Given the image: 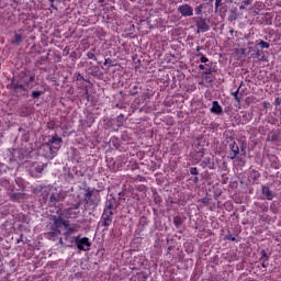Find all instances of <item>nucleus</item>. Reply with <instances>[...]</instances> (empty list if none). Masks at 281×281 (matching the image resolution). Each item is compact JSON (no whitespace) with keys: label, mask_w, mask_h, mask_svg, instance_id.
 I'll return each instance as SVG.
<instances>
[{"label":"nucleus","mask_w":281,"mask_h":281,"mask_svg":"<svg viewBox=\"0 0 281 281\" xmlns=\"http://www.w3.org/2000/svg\"><path fill=\"white\" fill-rule=\"evenodd\" d=\"M262 106L263 109H269V106H271V103L269 101H263Z\"/></svg>","instance_id":"79ce46f5"},{"label":"nucleus","mask_w":281,"mask_h":281,"mask_svg":"<svg viewBox=\"0 0 281 281\" xmlns=\"http://www.w3.org/2000/svg\"><path fill=\"white\" fill-rule=\"evenodd\" d=\"M245 148H246L245 145H241L240 146V153H244V155H247V151H245Z\"/></svg>","instance_id":"3c124183"},{"label":"nucleus","mask_w":281,"mask_h":281,"mask_svg":"<svg viewBox=\"0 0 281 281\" xmlns=\"http://www.w3.org/2000/svg\"><path fill=\"white\" fill-rule=\"evenodd\" d=\"M261 261H262L261 267H262L263 269H267V267H269V260L262 259Z\"/></svg>","instance_id":"58836bf2"},{"label":"nucleus","mask_w":281,"mask_h":281,"mask_svg":"<svg viewBox=\"0 0 281 281\" xmlns=\"http://www.w3.org/2000/svg\"><path fill=\"white\" fill-rule=\"evenodd\" d=\"M43 93H45L43 90H35L31 93V98H33V100H38Z\"/></svg>","instance_id":"412c9836"},{"label":"nucleus","mask_w":281,"mask_h":281,"mask_svg":"<svg viewBox=\"0 0 281 281\" xmlns=\"http://www.w3.org/2000/svg\"><path fill=\"white\" fill-rule=\"evenodd\" d=\"M194 12L198 16L203 14V4L195 7Z\"/></svg>","instance_id":"c756f323"},{"label":"nucleus","mask_w":281,"mask_h":281,"mask_svg":"<svg viewBox=\"0 0 281 281\" xmlns=\"http://www.w3.org/2000/svg\"><path fill=\"white\" fill-rule=\"evenodd\" d=\"M63 215L59 216H53V225L50 226L53 229H60L63 226Z\"/></svg>","instance_id":"2eb2a0df"},{"label":"nucleus","mask_w":281,"mask_h":281,"mask_svg":"<svg viewBox=\"0 0 281 281\" xmlns=\"http://www.w3.org/2000/svg\"><path fill=\"white\" fill-rule=\"evenodd\" d=\"M111 223H113V204L110 203L108 207L104 209L101 217V227H104L103 232H109Z\"/></svg>","instance_id":"7ed1b4c3"},{"label":"nucleus","mask_w":281,"mask_h":281,"mask_svg":"<svg viewBox=\"0 0 281 281\" xmlns=\"http://www.w3.org/2000/svg\"><path fill=\"white\" fill-rule=\"evenodd\" d=\"M251 172L254 181H258V179H260V172L256 171V169H254Z\"/></svg>","instance_id":"7c9ffc66"},{"label":"nucleus","mask_w":281,"mask_h":281,"mask_svg":"<svg viewBox=\"0 0 281 281\" xmlns=\"http://www.w3.org/2000/svg\"><path fill=\"white\" fill-rule=\"evenodd\" d=\"M240 87H243V81H241L240 86L238 87V89L235 92H232V95L234 97L236 102H240V100H243V92H240Z\"/></svg>","instance_id":"a211bd4d"},{"label":"nucleus","mask_w":281,"mask_h":281,"mask_svg":"<svg viewBox=\"0 0 281 281\" xmlns=\"http://www.w3.org/2000/svg\"><path fill=\"white\" fill-rule=\"evenodd\" d=\"M205 155V151L204 149H200L198 151H195L193 155H192V158L194 159V161H196V164H199V161H201V159H203Z\"/></svg>","instance_id":"f3484780"},{"label":"nucleus","mask_w":281,"mask_h":281,"mask_svg":"<svg viewBox=\"0 0 281 281\" xmlns=\"http://www.w3.org/2000/svg\"><path fill=\"white\" fill-rule=\"evenodd\" d=\"M210 111L214 115H221V113H223V106H221V103H218V101H213Z\"/></svg>","instance_id":"f8f14e48"},{"label":"nucleus","mask_w":281,"mask_h":281,"mask_svg":"<svg viewBox=\"0 0 281 281\" xmlns=\"http://www.w3.org/2000/svg\"><path fill=\"white\" fill-rule=\"evenodd\" d=\"M263 54H265V53H263L262 50L258 49V50H256L255 56H256L257 58H260V56H262Z\"/></svg>","instance_id":"a19ab883"},{"label":"nucleus","mask_w":281,"mask_h":281,"mask_svg":"<svg viewBox=\"0 0 281 281\" xmlns=\"http://www.w3.org/2000/svg\"><path fill=\"white\" fill-rule=\"evenodd\" d=\"M281 104V99L280 98H276L274 99V106H280Z\"/></svg>","instance_id":"c03bdc74"},{"label":"nucleus","mask_w":281,"mask_h":281,"mask_svg":"<svg viewBox=\"0 0 281 281\" xmlns=\"http://www.w3.org/2000/svg\"><path fill=\"white\" fill-rule=\"evenodd\" d=\"M261 192H262L263 196H266L267 201H273V199H276V196H278V193L271 191V189H269V187H267V186H261Z\"/></svg>","instance_id":"9d476101"},{"label":"nucleus","mask_w":281,"mask_h":281,"mask_svg":"<svg viewBox=\"0 0 281 281\" xmlns=\"http://www.w3.org/2000/svg\"><path fill=\"white\" fill-rule=\"evenodd\" d=\"M178 12L181 13V16H194V9L190 4L179 5Z\"/></svg>","instance_id":"1a4fd4ad"},{"label":"nucleus","mask_w":281,"mask_h":281,"mask_svg":"<svg viewBox=\"0 0 281 281\" xmlns=\"http://www.w3.org/2000/svg\"><path fill=\"white\" fill-rule=\"evenodd\" d=\"M192 20L196 27V34H205V32H210V29L212 27V21H210V19L195 16Z\"/></svg>","instance_id":"f03ea898"},{"label":"nucleus","mask_w":281,"mask_h":281,"mask_svg":"<svg viewBox=\"0 0 281 281\" xmlns=\"http://www.w3.org/2000/svg\"><path fill=\"white\" fill-rule=\"evenodd\" d=\"M74 241L79 251H89V249H91V241L89 240V237L76 236L74 237Z\"/></svg>","instance_id":"39448f33"},{"label":"nucleus","mask_w":281,"mask_h":281,"mask_svg":"<svg viewBox=\"0 0 281 281\" xmlns=\"http://www.w3.org/2000/svg\"><path fill=\"white\" fill-rule=\"evenodd\" d=\"M60 229H56V228H52L48 233H46V238L48 240H56L58 238V236H60Z\"/></svg>","instance_id":"ddd939ff"},{"label":"nucleus","mask_w":281,"mask_h":281,"mask_svg":"<svg viewBox=\"0 0 281 281\" xmlns=\"http://www.w3.org/2000/svg\"><path fill=\"white\" fill-rule=\"evenodd\" d=\"M216 71V65H214V61H209L205 64V71H203L204 76H210Z\"/></svg>","instance_id":"4468645a"},{"label":"nucleus","mask_w":281,"mask_h":281,"mask_svg":"<svg viewBox=\"0 0 281 281\" xmlns=\"http://www.w3.org/2000/svg\"><path fill=\"white\" fill-rule=\"evenodd\" d=\"M199 69H201V70L205 69V65L201 64V65L199 66Z\"/></svg>","instance_id":"864d4df0"},{"label":"nucleus","mask_w":281,"mask_h":281,"mask_svg":"<svg viewBox=\"0 0 281 281\" xmlns=\"http://www.w3.org/2000/svg\"><path fill=\"white\" fill-rule=\"evenodd\" d=\"M201 49H203V47L196 46V52H198V54H200L199 52H200Z\"/></svg>","instance_id":"5fc2aeb1"},{"label":"nucleus","mask_w":281,"mask_h":281,"mask_svg":"<svg viewBox=\"0 0 281 281\" xmlns=\"http://www.w3.org/2000/svg\"><path fill=\"white\" fill-rule=\"evenodd\" d=\"M225 238H226V240H232L233 243H235V240H236V237H234V235H232V234L225 235Z\"/></svg>","instance_id":"c9c22d12"},{"label":"nucleus","mask_w":281,"mask_h":281,"mask_svg":"<svg viewBox=\"0 0 281 281\" xmlns=\"http://www.w3.org/2000/svg\"><path fill=\"white\" fill-rule=\"evenodd\" d=\"M43 170H45V166H43V165L35 166L34 169L32 170L33 176L36 179L41 178V175H43Z\"/></svg>","instance_id":"dca6fc26"},{"label":"nucleus","mask_w":281,"mask_h":281,"mask_svg":"<svg viewBox=\"0 0 281 281\" xmlns=\"http://www.w3.org/2000/svg\"><path fill=\"white\" fill-rule=\"evenodd\" d=\"M195 56L200 58L201 63H210V59L203 53H196Z\"/></svg>","instance_id":"393cba45"},{"label":"nucleus","mask_w":281,"mask_h":281,"mask_svg":"<svg viewBox=\"0 0 281 281\" xmlns=\"http://www.w3.org/2000/svg\"><path fill=\"white\" fill-rule=\"evenodd\" d=\"M235 161L238 164V166H245V159H243V158L236 157Z\"/></svg>","instance_id":"72a5a7b5"},{"label":"nucleus","mask_w":281,"mask_h":281,"mask_svg":"<svg viewBox=\"0 0 281 281\" xmlns=\"http://www.w3.org/2000/svg\"><path fill=\"white\" fill-rule=\"evenodd\" d=\"M173 225L177 229H179V227H181V225H183V218L179 215L173 217Z\"/></svg>","instance_id":"aec40b11"},{"label":"nucleus","mask_w":281,"mask_h":281,"mask_svg":"<svg viewBox=\"0 0 281 281\" xmlns=\"http://www.w3.org/2000/svg\"><path fill=\"white\" fill-rule=\"evenodd\" d=\"M228 148L231 150V153L228 154V159L234 161V159H236V157H238V155H240V147L238 146V143H236V140H233L228 145Z\"/></svg>","instance_id":"6e6552de"},{"label":"nucleus","mask_w":281,"mask_h":281,"mask_svg":"<svg viewBox=\"0 0 281 281\" xmlns=\"http://www.w3.org/2000/svg\"><path fill=\"white\" fill-rule=\"evenodd\" d=\"M20 78L23 81V85L24 87H26V89H32V86L30 83L36 80V76L29 75L27 71L20 72Z\"/></svg>","instance_id":"0eeeda50"},{"label":"nucleus","mask_w":281,"mask_h":281,"mask_svg":"<svg viewBox=\"0 0 281 281\" xmlns=\"http://www.w3.org/2000/svg\"><path fill=\"white\" fill-rule=\"evenodd\" d=\"M71 234H76V227L69 226L68 228H66L64 236H71Z\"/></svg>","instance_id":"cd10ccee"},{"label":"nucleus","mask_w":281,"mask_h":281,"mask_svg":"<svg viewBox=\"0 0 281 281\" xmlns=\"http://www.w3.org/2000/svg\"><path fill=\"white\" fill-rule=\"evenodd\" d=\"M49 147L50 153H58L63 147V138L58 137V134H54L52 138L46 143Z\"/></svg>","instance_id":"423d86ee"},{"label":"nucleus","mask_w":281,"mask_h":281,"mask_svg":"<svg viewBox=\"0 0 281 281\" xmlns=\"http://www.w3.org/2000/svg\"><path fill=\"white\" fill-rule=\"evenodd\" d=\"M86 56H87V58H89V60H95V61H98V57L95 56V54L93 53V52H88L87 54H86Z\"/></svg>","instance_id":"c85d7f7f"},{"label":"nucleus","mask_w":281,"mask_h":281,"mask_svg":"<svg viewBox=\"0 0 281 281\" xmlns=\"http://www.w3.org/2000/svg\"><path fill=\"white\" fill-rule=\"evenodd\" d=\"M139 89H142L139 88V85L133 86V88L130 91L131 95H137V93H139Z\"/></svg>","instance_id":"bb28decb"},{"label":"nucleus","mask_w":281,"mask_h":281,"mask_svg":"<svg viewBox=\"0 0 281 281\" xmlns=\"http://www.w3.org/2000/svg\"><path fill=\"white\" fill-rule=\"evenodd\" d=\"M223 5V0H215V10H218Z\"/></svg>","instance_id":"4c0bfd02"},{"label":"nucleus","mask_w":281,"mask_h":281,"mask_svg":"<svg viewBox=\"0 0 281 281\" xmlns=\"http://www.w3.org/2000/svg\"><path fill=\"white\" fill-rule=\"evenodd\" d=\"M251 1H254V0H245L244 5H251Z\"/></svg>","instance_id":"8fccbe9b"},{"label":"nucleus","mask_w":281,"mask_h":281,"mask_svg":"<svg viewBox=\"0 0 281 281\" xmlns=\"http://www.w3.org/2000/svg\"><path fill=\"white\" fill-rule=\"evenodd\" d=\"M85 202L87 205H98L100 203V191L87 188L85 193Z\"/></svg>","instance_id":"20e7f679"},{"label":"nucleus","mask_w":281,"mask_h":281,"mask_svg":"<svg viewBox=\"0 0 281 281\" xmlns=\"http://www.w3.org/2000/svg\"><path fill=\"white\" fill-rule=\"evenodd\" d=\"M13 91H15V93H20L22 95H27V88H26V86H24V83H14Z\"/></svg>","instance_id":"9b49d317"},{"label":"nucleus","mask_w":281,"mask_h":281,"mask_svg":"<svg viewBox=\"0 0 281 281\" xmlns=\"http://www.w3.org/2000/svg\"><path fill=\"white\" fill-rule=\"evenodd\" d=\"M65 214H66V216H74V218H76V216H78V213L74 212V207L66 209Z\"/></svg>","instance_id":"4be33fe9"},{"label":"nucleus","mask_w":281,"mask_h":281,"mask_svg":"<svg viewBox=\"0 0 281 281\" xmlns=\"http://www.w3.org/2000/svg\"><path fill=\"white\" fill-rule=\"evenodd\" d=\"M77 80H83L85 81L86 79H85V77L82 75L78 74Z\"/></svg>","instance_id":"603ef678"},{"label":"nucleus","mask_w":281,"mask_h":281,"mask_svg":"<svg viewBox=\"0 0 281 281\" xmlns=\"http://www.w3.org/2000/svg\"><path fill=\"white\" fill-rule=\"evenodd\" d=\"M61 225L65 227V229L69 228V222L65 221L63 217H61Z\"/></svg>","instance_id":"ea45409f"},{"label":"nucleus","mask_w":281,"mask_h":281,"mask_svg":"<svg viewBox=\"0 0 281 281\" xmlns=\"http://www.w3.org/2000/svg\"><path fill=\"white\" fill-rule=\"evenodd\" d=\"M260 260H269V255H267V251L265 249L261 250Z\"/></svg>","instance_id":"2f4dec72"},{"label":"nucleus","mask_w":281,"mask_h":281,"mask_svg":"<svg viewBox=\"0 0 281 281\" xmlns=\"http://www.w3.org/2000/svg\"><path fill=\"white\" fill-rule=\"evenodd\" d=\"M120 117H124V114H120V115L117 116V120H120Z\"/></svg>","instance_id":"6e6d98bb"},{"label":"nucleus","mask_w":281,"mask_h":281,"mask_svg":"<svg viewBox=\"0 0 281 281\" xmlns=\"http://www.w3.org/2000/svg\"><path fill=\"white\" fill-rule=\"evenodd\" d=\"M10 199H11V201H19L20 199H23V194H21V193H11Z\"/></svg>","instance_id":"a878e982"},{"label":"nucleus","mask_w":281,"mask_h":281,"mask_svg":"<svg viewBox=\"0 0 281 281\" xmlns=\"http://www.w3.org/2000/svg\"><path fill=\"white\" fill-rule=\"evenodd\" d=\"M259 60L261 63H268L269 61L265 55H262Z\"/></svg>","instance_id":"a18cd8bd"},{"label":"nucleus","mask_w":281,"mask_h":281,"mask_svg":"<svg viewBox=\"0 0 281 281\" xmlns=\"http://www.w3.org/2000/svg\"><path fill=\"white\" fill-rule=\"evenodd\" d=\"M207 164H210V158H205V159L202 161V165H203V166H207Z\"/></svg>","instance_id":"09e8293b"},{"label":"nucleus","mask_w":281,"mask_h":281,"mask_svg":"<svg viewBox=\"0 0 281 281\" xmlns=\"http://www.w3.org/2000/svg\"><path fill=\"white\" fill-rule=\"evenodd\" d=\"M259 207H260L261 212H269V205H267V204H261Z\"/></svg>","instance_id":"e433bc0d"},{"label":"nucleus","mask_w":281,"mask_h":281,"mask_svg":"<svg viewBox=\"0 0 281 281\" xmlns=\"http://www.w3.org/2000/svg\"><path fill=\"white\" fill-rule=\"evenodd\" d=\"M190 175H194V176L199 175V169H196V167H191Z\"/></svg>","instance_id":"f704fd0d"},{"label":"nucleus","mask_w":281,"mask_h":281,"mask_svg":"<svg viewBox=\"0 0 281 281\" xmlns=\"http://www.w3.org/2000/svg\"><path fill=\"white\" fill-rule=\"evenodd\" d=\"M44 203L48 205V207H56L57 214L63 211V203L65 202V195L63 193H54L47 190L43 192Z\"/></svg>","instance_id":"f257e3e1"},{"label":"nucleus","mask_w":281,"mask_h":281,"mask_svg":"<svg viewBox=\"0 0 281 281\" xmlns=\"http://www.w3.org/2000/svg\"><path fill=\"white\" fill-rule=\"evenodd\" d=\"M22 41H23V34L14 33V40L12 42V45H21Z\"/></svg>","instance_id":"6ab92c4d"},{"label":"nucleus","mask_w":281,"mask_h":281,"mask_svg":"<svg viewBox=\"0 0 281 281\" xmlns=\"http://www.w3.org/2000/svg\"><path fill=\"white\" fill-rule=\"evenodd\" d=\"M104 65H105V66L109 65V67H115V65L113 64V60H111V58H106V59L104 60Z\"/></svg>","instance_id":"473e14b6"},{"label":"nucleus","mask_w":281,"mask_h":281,"mask_svg":"<svg viewBox=\"0 0 281 281\" xmlns=\"http://www.w3.org/2000/svg\"><path fill=\"white\" fill-rule=\"evenodd\" d=\"M59 244L63 245V237L59 238Z\"/></svg>","instance_id":"4d7b16f0"},{"label":"nucleus","mask_w":281,"mask_h":281,"mask_svg":"<svg viewBox=\"0 0 281 281\" xmlns=\"http://www.w3.org/2000/svg\"><path fill=\"white\" fill-rule=\"evenodd\" d=\"M257 45H260L261 49H269L271 47V44L262 40L259 43H257Z\"/></svg>","instance_id":"b1692460"},{"label":"nucleus","mask_w":281,"mask_h":281,"mask_svg":"<svg viewBox=\"0 0 281 281\" xmlns=\"http://www.w3.org/2000/svg\"><path fill=\"white\" fill-rule=\"evenodd\" d=\"M270 210H272V212H273L274 214L278 213V209H276V203H272V204L270 205Z\"/></svg>","instance_id":"37998d69"},{"label":"nucleus","mask_w":281,"mask_h":281,"mask_svg":"<svg viewBox=\"0 0 281 281\" xmlns=\"http://www.w3.org/2000/svg\"><path fill=\"white\" fill-rule=\"evenodd\" d=\"M271 142H278V134H273L271 136Z\"/></svg>","instance_id":"49530a36"},{"label":"nucleus","mask_w":281,"mask_h":281,"mask_svg":"<svg viewBox=\"0 0 281 281\" xmlns=\"http://www.w3.org/2000/svg\"><path fill=\"white\" fill-rule=\"evenodd\" d=\"M71 207L72 210H80V203H76Z\"/></svg>","instance_id":"de8ad7c7"},{"label":"nucleus","mask_w":281,"mask_h":281,"mask_svg":"<svg viewBox=\"0 0 281 281\" xmlns=\"http://www.w3.org/2000/svg\"><path fill=\"white\" fill-rule=\"evenodd\" d=\"M236 19H238V13L236 12V10H231L228 21H236Z\"/></svg>","instance_id":"5701e85b"}]
</instances>
